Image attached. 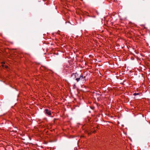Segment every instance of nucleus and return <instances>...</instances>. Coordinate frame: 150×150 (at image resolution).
<instances>
[{"mask_svg": "<svg viewBox=\"0 0 150 150\" xmlns=\"http://www.w3.org/2000/svg\"><path fill=\"white\" fill-rule=\"evenodd\" d=\"M139 93H134V94L133 95L134 96H136L137 95H139Z\"/></svg>", "mask_w": 150, "mask_h": 150, "instance_id": "nucleus-5", "label": "nucleus"}, {"mask_svg": "<svg viewBox=\"0 0 150 150\" xmlns=\"http://www.w3.org/2000/svg\"><path fill=\"white\" fill-rule=\"evenodd\" d=\"M44 112L48 116L51 115V111L47 109H46L45 110Z\"/></svg>", "mask_w": 150, "mask_h": 150, "instance_id": "nucleus-1", "label": "nucleus"}, {"mask_svg": "<svg viewBox=\"0 0 150 150\" xmlns=\"http://www.w3.org/2000/svg\"><path fill=\"white\" fill-rule=\"evenodd\" d=\"M149 47H150V46H149Z\"/></svg>", "mask_w": 150, "mask_h": 150, "instance_id": "nucleus-9", "label": "nucleus"}, {"mask_svg": "<svg viewBox=\"0 0 150 150\" xmlns=\"http://www.w3.org/2000/svg\"><path fill=\"white\" fill-rule=\"evenodd\" d=\"M76 81L78 82H79L80 80H81L80 79V77L77 78L76 79Z\"/></svg>", "mask_w": 150, "mask_h": 150, "instance_id": "nucleus-4", "label": "nucleus"}, {"mask_svg": "<svg viewBox=\"0 0 150 150\" xmlns=\"http://www.w3.org/2000/svg\"><path fill=\"white\" fill-rule=\"evenodd\" d=\"M75 77L76 78V76H75Z\"/></svg>", "mask_w": 150, "mask_h": 150, "instance_id": "nucleus-8", "label": "nucleus"}, {"mask_svg": "<svg viewBox=\"0 0 150 150\" xmlns=\"http://www.w3.org/2000/svg\"><path fill=\"white\" fill-rule=\"evenodd\" d=\"M86 77L85 76H84L83 74H81L79 76V77L80 79L82 81H86Z\"/></svg>", "mask_w": 150, "mask_h": 150, "instance_id": "nucleus-2", "label": "nucleus"}, {"mask_svg": "<svg viewBox=\"0 0 150 150\" xmlns=\"http://www.w3.org/2000/svg\"><path fill=\"white\" fill-rule=\"evenodd\" d=\"M76 74V73L75 74H72V76L73 75H74L75 74Z\"/></svg>", "mask_w": 150, "mask_h": 150, "instance_id": "nucleus-6", "label": "nucleus"}, {"mask_svg": "<svg viewBox=\"0 0 150 150\" xmlns=\"http://www.w3.org/2000/svg\"><path fill=\"white\" fill-rule=\"evenodd\" d=\"M147 45H148V46H149V44H147Z\"/></svg>", "mask_w": 150, "mask_h": 150, "instance_id": "nucleus-7", "label": "nucleus"}, {"mask_svg": "<svg viewBox=\"0 0 150 150\" xmlns=\"http://www.w3.org/2000/svg\"><path fill=\"white\" fill-rule=\"evenodd\" d=\"M64 70L67 71H69V68H68V67H65Z\"/></svg>", "mask_w": 150, "mask_h": 150, "instance_id": "nucleus-3", "label": "nucleus"}]
</instances>
